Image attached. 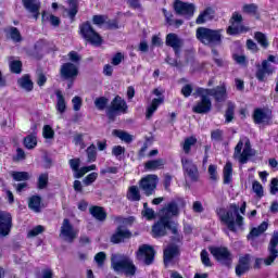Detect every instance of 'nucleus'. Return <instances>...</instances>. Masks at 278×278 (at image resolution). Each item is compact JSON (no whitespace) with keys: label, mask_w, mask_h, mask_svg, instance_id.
Segmentation results:
<instances>
[{"label":"nucleus","mask_w":278,"mask_h":278,"mask_svg":"<svg viewBox=\"0 0 278 278\" xmlns=\"http://www.w3.org/2000/svg\"><path fill=\"white\" fill-rule=\"evenodd\" d=\"M241 214H247V202H243L242 205L230 204L228 211L220 208L218 211V216L220 223L226 225L229 231L236 233L238 231L237 227H242L244 225V217Z\"/></svg>","instance_id":"1"},{"label":"nucleus","mask_w":278,"mask_h":278,"mask_svg":"<svg viewBox=\"0 0 278 278\" xmlns=\"http://www.w3.org/2000/svg\"><path fill=\"white\" fill-rule=\"evenodd\" d=\"M49 184V174H41L38 178L39 190H45Z\"/></svg>","instance_id":"54"},{"label":"nucleus","mask_w":278,"mask_h":278,"mask_svg":"<svg viewBox=\"0 0 278 278\" xmlns=\"http://www.w3.org/2000/svg\"><path fill=\"white\" fill-rule=\"evenodd\" d=\"M211 254L222 266H227V268H231V264L233 263V254L229 251V249L225 247L219 248H211Z\"/></svg>","instance_id":"8"},{"label":"nucleus","mask_w":278,"mask_h":278,"mask_svg":"<svg viewBox=\"0 0 278 278\" xmlns=\"http://www.w3.org/2000/svg\"><path fill=\"white\" fill-rule=\"evenodd\" d=\"M42 198L40 195H33L28 200V207L36 214H40L42 210Z\"/></svg>","instance_id":"29"},{"label":"nucleus","mask_w":278,"mask_h":278,"mask_svg":"<svg viewBox=\"0 0 278 278\" xmlns=\"http://www.w3.org/2000/svg\"><path fill=\"white\" fill-rule=\"evenodd\" d=\"M214 9L206 8L202 13L199 14V16L195 20L197 25H205L207 21H212L214 18Z\"/></svg>","instance_id":"28"},{"label":"nucleus","mask_w":278,"mask_h":278,"mask_svg":"<svg viewBox=\"0 0 278 278\" xmlns=\"http://www.w3.org/2000/svg\"><path fill=\"white\" fill-rule=\"evenodd\" d=\"M129 238H131V231L124 226H118L110 240L112 244H121L122 242H125V240H129Z\"/></svg>","instance_id":"19"},{"label":"nucleus","mask_w":278,"mask_h":278,"mask_svg":"<svg viewBox=\"0 0 278 278\" xmlns=\"http://www.w3.org/2000/svg\"><path fill=\"white\" fill-rule=\"evenodd\" d=\"M17 84L22 90H25V92H31L34 90V81H31V78H29V75H25L22 78L17 80Z\"/></svg>","instance_id":"35"},{"label":"nucleus","mask_w":278,"mask_h":278,"mask_svg":"<svg viewBox=\"0 0 278 278\" xmlns=\"http://www.w3.org/2000/svg\"><path fill=\"white\" fill-rule=\"evenodd\" d=\"M208 175H210V179L212 181H217L218 180V173H217L216 165H210L208 166Z\"/></svg>","instance_id":"58"},{"label":"nucleus","mask_w":278,"mask_h":278,"mask_svg":"<svg viewBox=\"0 0 278 278\" xmlns=\"http://www.w3.org/2000/svg\"><path fill=\"white\" fill-rule=\"evenodd\" d=\"M197 7L190 2H184L181 0H176L174 2V11L179 16H185L186 18H192L194 16V11Z\"/></svg>","instance_id":"13"},{"label":"nucleus","mask_w":278,"mask_h":278,"mask_svg":"<svg viewBox=\"0 0 278 278\" xmlns=\"http://www.w3.org/2000/svg\"><path fill=\"white\" fill-rule=\"evenodd\" d=\"M200 92H205L207 97H214L217 103L227 101V88L225 86H217L213 89L200 88Z\"/></svg>","instance_id":"18"},{"label":"nucleus","mask_w":278,"mask_h":278,"mask_svg":"<svg viewBox=\"0 0 278 278\" xmlns=\"http://www.w3.org/2000/svg\"><path fill=\"white\" fill-rule=\"evenodd\" d=\"M139 188L146 194V197H151L155 193L157 188V175L150 174L141 178L139 181Z\"/></svg>","instance_id":"11"},{"label":"nucleus","mask_w":278,"mask_h":278,"mask_svg":"<svg viewBox=\"0 0 278 278\" xmlns=\"http://www.w3.org/2000/svg\"><path fill=\"white\" fill-rule=\"evenodd\" d=\"M111 266L115 273H124L126 277H134L136 275V265L129 256L112 254Z\"/></svg>","instance_id":"3"},{"label":"nucleus","mask_w":278,"mask_h":278,"mask_svg":"<svg viewBox=\"0 0 278 278\" xmlns=\"http://www.w3.org/2000/svg\"><path fill=\"white\" fill-rule=\"evenodd\" d=\"M179 207H186V201L182 199L173 200L161 210V216L170 220V218L179 216Z\"/></svg>","instance_id":"9"},{"label":"nucleus","mask_w":278,"mask_h":278,"mask_svg":"<svg viewBox=\"0 0 278 278\" xmlns=\"http://www.w3.org/2000/svg\"><path fill=\"white\" fill-rule=\"evenodd\" d=\"M12 214L0 211V238H8L12 231Z\"/></svg>","instance_id":"17"},{"label":"nucleus","mask_w":278,"mask_h":278,"mask_svg":"<svg viewBox=\"0 0 278 278\" xmlns=\"http://www.w3.org/2000/svg\"><path fill=\"white\" fill-rule=\"evenodd\" d=\"M211 139L215 142H223V130L216 129L211 132Z\"/></svg>","instance_id":"59"},{"label":"nucleus","mask_w":278,"mask_h":278,"mask_svg":"<svg viewBox=\"0 0 278 278\" xmlns=\"http://www.w3.org/2000/svg\"><path fill=\"white\" fill-rule=\"evenodd\" d=\"M256 68L255 77L258 81H266V75H273L275 73V68L266 60L262 62V65H256Z\"/></svg>","instance_id":"23"},{"label":"nucleus","mask_w":278,"mask_h":278,"mask_svg":"<svg viewBox=\"0 0 278 278\" xmlns=\"http://www.w3.org/2000/svg\"><path fill=\"white\" fill-rule=\"evenodd\" d=\"M89 212H90L91 216H93V218H96V220H100L101 223H103V220H105V218H108V213H105V211L101 206H91L89 208Z\"/></svg>","instance_id":"34"},{"label":"nucleus","mask_w":278,"mask_h":278,"mask_svg":"<svg viewBox=\"0 0 278 278\" xmlns=\"http://www.w3.org/2000/svg\"><path fill=\"white\" fill-rule=\"evenodd\" d=\"M70 9L67 10V15L71 21H75V16L79 12V2L77 0H67Z\"/></svg>","instance_id":"37"},{"label":"nucleus","mask_w":278,"mask_h":278,"mask_svg":"<svg viewBox=\"0 0 278 278\" xmlns=\"http://www.w3.org/2000/svg\"><path fill=\"white\" fill-rule=\"evenodd\" d=\"M87 162H97V146L92 143L90 147L86 149Z\"/></svg>","instance_id":"43"},{"label":"nucleus","mask_w":278,"mask_h":278,"mask_svg":"<svg viewBox=\"0 0 278 278\" xmlns=\"http://www.w3.org/2000/svg\"><path fill=\"white\" fill-rule=\"evenodd\" d=\"M60 75L63 79H75L79 75V68L73 63H64L61 66Z\"/></svg>","instance_id":"22"},{"label":"nucleus","mask_w":278,"mask_h":278,"mask_svg":"<svg viewBox=\"0 0 278 278\" xmlns=\"http://www.w3.org/2000/svg\"><path fill=\"white\" fill-rule=\"evenodd\" d=\"M255 40L263 47V49H268V38H266V35L262 31H257L254 35Z\"/></svg>","instance_id":"46"},{"label":"nucleus","mask_w":278,"mask_h":278,"mask_svg":"<svg viewBox=\"0 0 278 278\" xmlns=\"http://www.w3.org/2000/svg\"><path fill=\"white\" fill-rule=\"evenodd\" d=\"M45 231V226L38 225L28 232V238H36Z\"/></svg>","instance_id":"57"},{"label":"nucleus","mask_w":278,"mask_h":278,"mask_svg":"<svg viewBox=\"0 0 278 278\" xmlns=\"http://www.w3.org/2000/svg\"><path fill=\"white\" fill-rule=\"evenodd\" d=\"M169 231L173 233L172 242H181L184 240V236L179 233V228L176 223L173 224Z\"/></svg>","instance_id":"47"},{"label":"nucleus","mask_w":278,"mask_h":278,"mask_svg":"<svg viewBox=\"0 0 278 278\" xmlns=\"http://www.w3.org/2000/svg\"><path fill=\"white\" fill-rule=\"evenodd\" d=\"M99 177V174L93 172L89 175H87L84 179H83V184L84 186H92V184H94V181H97V178Z\"/></svg>","instance_id":"52"},{"label":"nucleus","mask_w":278,"mask_h":278,"mask_svg":"<svg viewBox=\"0 0 278 278\" xmlns=\"http://www.w3.org/2000/svg\"><path fill=\"white\" fill-rule=\"evenodd\" d=\"M197 144V138L194 137H189L187 139H185L182 149L185 151V153H190V149H192V147H194Z\"/></svg>","instance_id":"51"},{"label":"nucleus","mask_w":278,"mask_h":278,"mask_svg":"<svg viewBox=\"0 0 278 278\" xmlns=\"http://www.w3.org/2000/svg\"><path fill=\"white\" fill-rule=\"evenodd\" d=\"M233 177V165L228 162L224 166V184L229 185Z\"/></svg>","instance_id":"39"},{"label":"nucleus","mask_w":278,"mask_h":278,"mask_svg":"<svg viewBox=\"0 0 278 278\" xmlns=\"http://www.w3.org/2000/svg\"><path fill=\"white\" fill-rule=\"evenodd\" d=\"M113 136H116V138H119V140H123V142H127L129 144L134 141V137L129 135V132L123 131V130H113Z\"/></svg>","instance_id":"42"},{"label":"nucleus","mask_w":278,"mask_h":278,"mask_svg":"<svg viewBox=\"0 0 278 278\" xmlns=\"http://www.w3.org/2000/svg\"><path fill=\"white\" fill-rule=\"evenodd\" d=\"M270 118V113L264 111L263 109H256L253 113V119L256 125L268 123Z\"/></svg>","instance_id":"27"},{"label":"nucleus","mask_w":278,"mask_h":278,"mask_svg":"<svg viewBox=\"0 0 278 278\" xmlns=\"http://www.w3.org/2000/svg\"><path fill=\"white\" fill-rule=\"evenodd\" d=\"M80 34L83 38H85L87 42H90V45H93V47H101V45H103V38L92 28L90 22H86L80 26Z\"/></svg>","instance_id":"7"},{"label":"nucleus","mask_w":278,"mask_h":278,"mask_svg":"<svg viewBox=\"0 0 278 278\" xmlns=\"http://www.w3.org/2000/svg\"><path fill=\"white\" fill-rule=\"evenodd\" d=\"M231 26L227 28V34L229 36H236L238 34H241V31H244V27L240 26L242 23V15L238 12H235L230 20Z\"/></svg>","instance_id":"20"},{"label":"nucleus","mask_w":278,"mask_h":278,"mask_svg":"<svg viewBox=\"0 0 278 278\" xmlns=\"http://www.w3.org/2000/svg\"><path fill=\"white\" fill-rule=\"evenodd\" d=\"M268 229V223L263 222L258 227L252 228L248 235V240H254V238H260L264 231Z\"/></svg>","instance_id":"32"},{"label":"nucleus","mask_w":278,"mask_h":278,"mask_svg":"<svg viewBox=\"0 0 278 278\" xmlns=\"http://www.w3.org/2000/svg\"><path fill=\"white\" fill-rule=\"evenodd\" d=\"M179 255V247L174 243H169L167 245V249L164 250L163 252V257H164V264L165 266H168L175 257H178Z\"/></svg>","instance_id":"26"},{"label":"nucleus","mask_w":278,"mask_h":278,"mask_svg":"<svg viewBox=\"0 0 278 278\" xmlns=\"http://www.w3.org/2000/svg\"><path fill=\"white\" fill-rule=\"evenodd\" d=\"M127 102L121 98V96H116L106 110V116L111 123H114L116 116H118V114H127Z\"/></svg>","instance_id":"5"},{"label":"nucleus","mask_w":278,"mask_h":278,"mask_svg":"<svg viewBox=\"0 0 278 278\" xmlns=\"http://www.w3.org/2000/svg\"><path fill=\"white\" fill-rule=\"evenodd\" d=\"M258 7L255 3L244 4L242 7V12L244 14H257Z\"/></svg>","instance_id":"53"},{"label":"nucleus","mask_w":278,"mask_h":278,"mask_svg":"<svg viewBox=\"0 0 278 278\" xmlns=\"http://www.w3.org/2000/svg\"><path fill=\"white\" fill-rule=\"evenodd\" d=\"M8 36H10L11 40L13 42H21L23 40V37L21 36V31L18 28L11 26L7 30Z\"/></svg>","instance_id":"40"},{"label":"nucleus","mask_w":278,"mask_h":278,"mask_svg":"<svg viewBox=\"0 0 278 278\" xmlns=\"http://www.w3.org/2000/svg\"><path fill=\"white\" fill-rule=\"evenodd\" d=\"M235 111H236V104H233L232 102H228L227 110L225 113L226 123H231V121H233Z\"/></svg>","instance_id":"48"},{"label":"nucleus","mask_w":278,"mask_h":278,"mask_svg":"<svg viewBox=\"0 0 278 278\" xmlns=\"http://www.w3.org/2000/svg\"><path fill=\"white\" fill-rule=\"evenodd\" d=\"M108 103H110V100L105 97H100L94 100V106L100 111L105 110V108H108Z\"/></svg>","instance_id":"50"},{"label":"nucleus","mask_w":278,"mask_h":278,"mask_svg":"<svg viewBox=\"0 0 278 278\" xmlns=\"http://www.w3.org/2000/svg\"><path fill=\"white\" fill-rule=\"evenodd\" d=\"M278 192V179L273 178L270 182V194H277Z\"/></svg>","instance_id":"64"},{"label":"nucleus","mask_w":278,"mask_h":278,"mask_svg":"<svg viewBox=\"0 0 278 278\" xmlns=\"http://www.w3.org/2000/svg\"><path fill=\"white\" fill-rule=\"evenodd\" d=\"M165 164H166V160L156 159V160L146 162L144 166H146L147 170H160V169L164 168Z\"/></svg>","instance_id":"33"},{"label":"nucleus","mask_w":278,"mask_h":278,"mask_svg":"<svg viewBox=\"0 0 278 278\" xmlns=\"http://www.w3.org/2000/svg\"><path fill=\"white\" fill-rule=\"evenodd\" d=\"M251 270V254H244L239 257V262L236 266V275L237 277H242L245 273Z\"/></svg>","instance_id":"24"},{"label":"nucleus","mask_w":278,"mask_h":278,"mask_svg":"<svg viewBox=\"0 0 278 278\" xmlns=\"http://www.w3.org/2000/svg\"><path fill=\"white\" fill-rule=\"evenodd\" d=\"M11 177L14 181H29V173L27 172H11Z\"/></svg>","instance_id":"44"},{"label":"nucleus","mask_w":278,"mask_h":278,"mask_svg":"<svg viewBox=\"0 0 278 278\" xmlns=\"http://www.w3.org/2000/svg\"><path fill=\"white\" fill-rule=\"evenodd\" d=\"M162 103H164V98L160 97V98H154L152 100L151 105L147 109V118H151V116H153V114H155V112L157 111V108H160V105H162Z\"/></svg>","instance_id":"36"},{"label":"nucleus","mask_w":278,"mask_h":278,"mask_svg":"<svg viewBox=\"0 0 278 278\" xmlns=\"http://www.w3.org/2000/svg\"><path fill=\"white\" fill-rule=\"evenodd\" d=\"M165 43L170 47L175 53L176 58H181V49H184V39L175 33H169L166 35Z\"/></svg>","instance_id":"15"},{"label":"nucleus","mask_w":278,"mask_h":278,"mask_svg":"<svg viewBox=\"0 0 278 278\" xmlns=\"http://www.w3.org/2000/svg\"><path fill=\"white\" fill-rule=\"evenodd\" d=\"M201 100L192 108L194 114H210L212 112V100L207 97V93L201 92V88L198 89Z\"/></svg>","instance_id":"12"},{"label":"nucleus","mask_w":278,"mask_h":278,"mask_svg":"<svg viewBox=\"0 0 278 278\" xmlns=\"http://www.w3.org/2000/svg\"><path fill=\"white\" fill-rule=\"evenodd\" d=\"M136 260L144 266H151L155 260V250L149 244H142L136 252Z\"/></svg>","instance_id":"10"},{"label":"nucleus","mask_w":278,"mask_h":278,"mask_svg":"<svg viewBox=\"0 0 278 278\" xmlns=\"http://www.w3.org/2000/svg\"><path fill=\"white\" fill-rule=\"evenodd\" d=\"M81 165V160L80 159H71L70 160V166L72 170H74L75 174L79 170V166Z\"/></svg>","instance_id":"61"},{"label":"nucleus","mask_w":278,"mask_h":278,"mask_svg":"<svg viewBox=\"0 0 278 278\" xmlns=\"http://www.w3.org/2000/svg\"><path fill=\"white\" fill-rule=\"evenodd\" d=\"M201 260H202V264H204V266H212V262L210 261V254L207 253L206 250H202Z\"/></svg>","instance_id":"63"},{"label":"nucleus","mask_w":278,"mask_h":278,"mask_svg":"<svg viewBox=\"0 0 278 278\" xmlns=\"http://www.w3.org/2000/svg\"><path fill=\"white\" fill-rule=\"evenodd\" d=\"M212 54H213V62L219 67L225 66V61H223V58L218 54V50L215 48L212 49Z\"/></svg>","instance_id":"55"},{"label":"nucleus","mask_w":278,"mask_h":278,"mask_svg":"<svg viewBox=\"0 0 278 278\" xmlns=\"http://www.w3.org/2000/svg\"><path fill=\"white\" fill-rule=\"evenodd\" d=\"M72 103H73V110L74 112H79L81 110V98L79 96H76L72 99Z\"/></svg>","instance_id":"60"},{"label":"nucleus","mask_w":278,"mask_h":278,"mask_svg":"<svg viewBox=\"0 0 278 278\" xmlns=\"http://www.w3.org/2000/svg\"><path fill=\"white\" fill-rule=\"evenodd\" d=\"M77 236H79V230L75 228L73 223H71V219L64 218L61 224L60 235H59L61 240H64V242H68L70 244H73V242L77 240Z\"/></svg>","instance_id":"6"},{"label":"nucleus","mask_w":278,"mask_h":278,"mask_svg":"<svg viewBox=\"0 0 278 278\" xmlns=\"http://www.w3.org/2000/svg\"><path fill=\"white\" fill-rule=\"evenodd\" d=\"M55 96H56L55 110L56 112H59V114H64L66 112V99L64 98L62 90L58 89L55 91Z\"/></svg>","instance_id":"31"},{"label":"nucleus","mask_w":278,"mask_h":278,"mask_svg":"<svg viewBox=\"0 0 278 278\" xmlns=\"http://www.w3.org/2000/svg\"><path fill=\"white\" fill-rule=\"evenodd\" d=\"M126 198L128 199V201H140L141 195L138 186H130L128 188Z\"/></svg>","instance_id":"38"},{"label":"nucleus","mask_w":278,"mask_h":278,"mask_svg":"<svg viewBox=\"0 0 278 278\" xmlns=\"http://www.w3.org/2000/svg\"><path fill=\"white\" fill-rule=\"evenodd\" d=\"M244 140L245 143L244 141L239 140V142L235 147L233 157L235 160H238L240 164H247V162H249V159L255 155V152H253V149H251V140H249V138L247 137L244 138Z\"/></svg>","instance_id":"4"},{"label":"nucleus","mask_w":278,"mask_h":278,"mask_svg":"<svg viewBox=\"0 0 278 278\" xmlns=\"http://www.w3.org/2000/svg\"><path fill=\"white\" fill-rule=\"evenodd\" d=\"M181 164L185 173L188 175L191 181H197V179H199V168L195 166L192 160L182 157Z\"/></svg>","instance_id":"21"},{"label":"nucleus","mask_w":278,"mask_h":278,"mask_svg":"<svg viewBox=\"0 0 278 278\" xmlns=\"http://www.w3.org/2000/svg\"><path fill=\"white\" fill-rule=\"evenodd\" d=\"M277 247H278V231H274L267 248L268 256L263 261L265 266H273V264H275V260H277L278 257Z\"/></svg>","instance_id":"14"},{"label":"nucleus","mask_w":278,"mask_h":278,"mask_svg":"<svg viewBox=\"0 0 278 278\" xmlns=\"http://www.w3.org/2000/svg\"><path fill=\"white\" fill-rule=\"evenodd\" d=\"M22 3L25 10H27V12L33 14V17L36 21H38L40 16V8H41L40 0H22Z\"/></svg>","instance_id":"25"},{"label":"nucleus","mask_w":278,"mask_h":278,"mask_svg":"<svg viewBox=\"0 0 278 278\" xmlns=\"http://www.w3.org/2000/svg\"><path fill=\"white\" fill-rule=\"evenodd\" d=\"M11 73H15V75H21L23 71V63L18 60L10 61L9 63Z\"/></svg>","instance_id":"45"},{"label":"nucleus","mask_w":278,"mask_h":278,"mask_svg":"<svg viewBox=\"0 0 278 278\" xmlns=\"http://www.w3.org/2000/svg\"><path fill=\"white\" fill-rule=\"evenodd\" d=\"M42 136L46 140H53L55 138V130L50 125H45Z\"/></svg>","instance_id":"49"},{"label":"nucleus","mask_w":278,"mask_h":278,"mask_svg":"<svg viewBox=\"0 0 278 278\" xmlns=\"http://www.w3.org/2000/svg\"><path fill=\"white\" fill-rule=\"evenodd\" d=\"M195 38L205 47H220L223 45V29H212L207 27H198Z\"/></svg>","instance_id":"2"},{"label":"nucleus","mask_w":278,"mask_h":278,"mask_svg":"<svg viewBox=\"0 0 278 278\" xmlns=\"http://www.w3.org/2000/svg\"><path fill=\"white\" fill-rule=\"evenodd\" d=\"M175 224L173 220L166 219V217H162L157 220L156 224L152 226V233L154 238H162L166 236V229H169Z\"/></svg>","instance_id":"16"},{"label":"nucleus","mask_w":278,"mask_h":278,"mask_svg":"<svg viewBox=\"0 0 278 278\" xmlns=\"http://www.w3.org/2000/svg\"><path fill=\"white\" fill-rule=\"evenodd\" d=\"M38 146V138L36 135H28L24 138V147L28 150L36 149Z\"/></svg>","instance_id":"41"},{"label":"nucleus","mask_w":278,"mask_h":278,"mask_svg":"<svg viewBox=\"0 0 278 278\" xmlns=\"http://www.w3.org/2000/svg\"><path fill=\"white\" fill-rule=\"evenodd\" d=\"M162 12L165 17V23L169 26L176 27V29H179L181 25H184V20H174L173 12H168L166 9H162Z\"/></svg>","instance_id":"30"},{"label":"nucleus","mask_w":278,"mask_h":278,"mask_svg":"<svg viewBox=\"0 0 278 278\" xmlns=\"http://www.w3.org/2000/svg\"><path fill=\"white\" fill-rule=\"evenodd\" d=\"M105 252H99L94 256V262L98 264V266H103V264L105 263Z\"/></svg>","instance_id":"62"},{"label":"nucleus","mask_w":278,"mask_h":278,"mask_svg":"<svg viewBox=\"0 0 278 278\" xmlns=\"http://www.w3.org/2000/svg\"><path fill=\"white\" fill-rule=\"evenodd\" d=\"M253 192L256 193V197H264V187H262V184L260 181L255 180L252 185Z\"/></svg>","instance_id":"56"}]
</instances>
